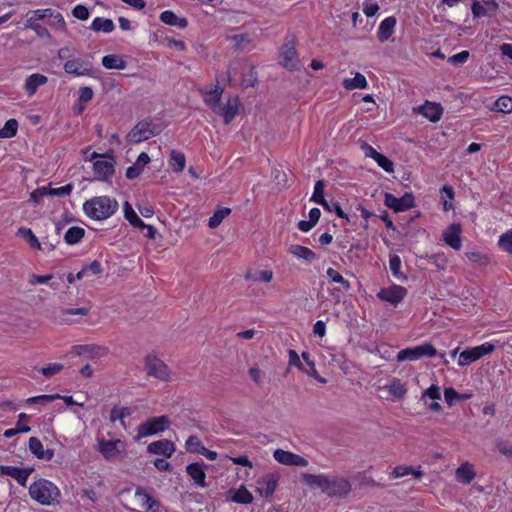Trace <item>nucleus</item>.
Masks as SVG:
<instances>
[{
	"label": "nucleus",
	"mask_w": 512,
	"mask_h": 512,
	"mask_svg": "<svg viewBox=\"0 0 512 512\" xmlns=\"http://www.w3.org/2000/svg\"><path fill=\"white\" fill-rule=\"evenodd\" d=\"M301 356H302L303 360L306 362V364H307V365H308V367H309V370H306V369H305V371H304V372H305L308 376H310V377H312V378L316 379L317 381H319L320 383H326V379L322 378V377L318 374V372H317V370H316V367H315V363H314V361H312V360L310 359V354H309L308 352H302Z\"/></svg>",
	"instance_id": "38"
},
{
	"label": "nucleus",
	"mask_w": 512,
	"mask_h": 512,
	"mask_svg": "<svg viewBox=\"0 0 512 512\" xmlns=\"http://www.w3.org/2000/svg\"><path fill=\"white\" fill-rule=\"evenodd\" d=\"M72 189H73V186L71 184H67V185L59 187V188H51L49 190V195L58 196V197L67 196L71 193Z\"/></svg>",
	"instance_id": "56"
},
{
	"label": "nucleus",
	"mask_w": 512,
	"mask_h": 512,
	"mask_svg": "<svg viewBox=\"0 0 512 512\" xmlns=\"http://www.w3.org/2000/svg\"><path fill=\"white\" fill-rule=\"evenodd\" d=\"M170 165L175 172H182L185 168L186 158L185 155L177 150H172L169 159Z\"/></svg>",
	"instance_id": "33"
},
{
	"label": "nucleus",
	"mask_w": 512,
	"mask_h": 512,
	"mask_svg": "<svg viewBox=\"0 0 512 512\" xmlns=\"http://www.w3.org/2000/svg\"><path fill=\"white\" fill-rule=\"evenodd\" d=\"M28 431H30V427L29 426H20V421H18L15 428L8 429L4 432V436L6 438H11L19 432H28Z\"/></svg>",
	"instance_id": "63"
},
{
	"label": "nucleus",
	"mask_w": 512,
	"mask_h": 512,
	"mask_svg": "<svg viewBox=\"0 0 512 512\" xmlns=\"http://www.w3.org/2000/svg\"><path fill=\"white\" fill-rule=\"evenodd\" d=\"M223 88L216 86L214 89L205 92L204 103L208 105L214 113H216L221 106V98Z\"/></svg>",
	"instance_id": "23"
},
{
	"label": "nucleus",
	"mask_w": 512,
	"mask_h": 512,
	"mask_svg": "<svg viewBox=\"0 0 512 512\" xmlns=\"http://www.w3.org/2000/svg\"><path fill=\"white\" fill-rule=\"evenodd\" d=\"M64 368V365L61 363H49L45 367H41L37 369L39 372L42 373L45 377H52L62 371Z\"/></svg>",
	"instance_id": "46"
},
{
	"label": "nucleus",
	"mask_w": 512,
	"mask_h": 512,
	"mask_svg": "<svg viewBox=\"0 0 512 512\" xmlns=\"http://www.w3.org/2000/svg\"><path fill=\"white\" fill-rule=\"evenodd\" d=\"M389 267H390V270H391L393 276L396 277L397 279H403L404 280V279L407 278L400 271L401 259H400V257L398 255H396V254L390 255Z\"/></svg>",
	"instance_id": "41"
},
{
	"label": "nucleus",
	"mask_w": 512,
	"mask_h": 512,
	"mask_svg": "<svg viewBox=\"0 0 512 512\" xmlns=\"http://www.w3.org/2000/svg\"><path fill=\"white\" fill-rule=\"evenodd\" d=\"M93 98V90L90 87H81L79 89V102L87 103Z\"/></svg>",
	"instance_id": "62"
},
{
	"label": "nucleus",
	"mask_w": 512,
	"mask_h": 512,
	"mask_svg": "<svg viewBox=\"0 0 512 512\" xmlns=\"http://www.w3.org/2000/svg\"><path fill=\"white\" fill-rule=\"evenodd\" d=\"M135 497L140 501L141 507L145 511H157L160 507V502L150 496L143 488L138 487L135 491Z\"/></svg>",
	"instance_id": "20"
},
{
	"label": "nucleus",
	"mask_w": 512,
	"mask_h": 512,
	"mask_svg": "<svg viewBox=\"0 0 512 512\" xmlns=\"http://www.w3.org/2000/svg\"><path fill=\"white\" fill-rule=\"evenodd\" d=\"M46 24L55 29H63L65 27L64 18L59 12L49 17Z\"/></svg>",
	"instance_id": "50"
},
{
	"label": "nucleus",
	"mask_w": 512,
	"mask_h": 512,
	"mask_svg": "<svg viewBox=\"0 0 512 512\" xmlns=\"http://www.w3.org/2000/svg\"><path fill=\"white\" fill-rule=\"evenodd\" d=\"M459 393L452 387L445 388L444 398L449 406H452L455 400H458Z\"/></svg>",
	"instance_id": "58"
},
{
	"label": "nucleus",
	"mask_w": 512,
	"mask_h": 512,
	"mask_svg": "<svg viewBox=\"0 0 512 512\" xmlns=\"http://www.w3.org/2000/svg\"><path fill=\"white\" fill-rule=\"evenodd\" d=\"M60 490L51 481L39 479L34 481V500L42 505L52 506L59 503Z\"/></svg>",
	"instance_id": "3"
},
{
	"label": "nucleus",
	"mask_w": 512,
	"mask_h": 512,
	"mask_svg": "<svg viewBox=\"0 0 512 512\" xmlns=\"http://www.w3.org/2000/svg\"><path fill=\"white\" fill-rule=\"evenodd\" d=\"M18 122L15 119H9L3 128L0 129V138H11L16 135Z\"/></svg>",
	"instance_id": "43"
},
{
	"label": "nucleus",
	"mask_w": 512,
	"mask_h": 512,
	"mask_svg": "<svg viewBox=\"0 0 512 512\" xmlns=\"http://www.w3.org/2000/svg\"><path fill=\"white\" fill-rule=\"evenodd\" d=\"M56 11H53L52 9H38L34 10V20H45L49 17H52Z\"/></svg>",
	"instance_id": "61"
},
{
	"label": "nucleus",
	"mask_w": 512,
	"mask_h": 512,
	"mask_svg": "<svg viewBox=\"0 0 512 512\" xmlns=\"http://www.w3.org/2000/svg\"><path fill=\"white\" fill-rule=\"evenodd\" d=\"M288 355H289V367L295 366L300 371H305V368L300 360V357L295 350L289 349Z\"/></svg>",
	"instance_id": "52"
},
{
	"label": "nucleus",
	"mask_w": 512,
	"mask_h": 512,
	"mask_svg": "<svg viewBox=\"0 0 512 512\" xmlns=\"http://www.w3.org/2000/svg\"><path fill=\"white\" fill-rule=\"evenodd\" d=\"M82 269L84 270L85 274H87V272H91L94 275H98L102 272L101 264L97 260H94L93 262L83 267Z\"/></svg>",
	"instance_id": "64"
},
{
	"label": "nucleus",
	"mask_w": 512,
	"mask_h": 512,
	"mask_svg": "<svg viewBox=\"0 0 512 512\" xmlns=\"http://www.w3.org/2000/svg\"><path fill=\"white\" fill-rule=\"evenodd\" d=\"M34 456L39 459L49 461L54 456V450L44 449L42 443L34 437Z\"/></svg>",
	"instance_id": "39"
},
{
	"label": "nucleus",
	"mask_w": 512,
	"mask_h": 512,
	"mask_svg": "<svg viewBox=\"0 0 512 512\" xmlns=\"http://www.w3.org/2000/svg\"><path fill=\"white\" fill-rule=\"evenodd\" d=\"M119 443V440L101 441L99 444V451L106 459H111L116 456V446Z\"/></svg>",
	"instance_id": "35"
},
{
	"label": "nucleus",
	"mask_w": 512,
	"mask_h": 512,
	"mask_svg": "<svg viewBox=\"0 0 512 512\" xmlns=\"http://www.w3.org/2000/svg\"><path fill=\"white\" fill-rule=\"evenodd\" d=\"M386 387L390 394L399 399L403 398L407 392L405 386L400 382L399 379L396 378L393 379Z\"/></svg>",
	"instance_id": "40"
},
{
	"label": "nucleus",
	"mask_w": 512,
	"mask_h": 512,
	"mask_svg": "<svg viewBox=\"0 0 512 512\" xmlns=\"http://www.w3.org/2000/svg\"><path fill=\"white\" fill-rule=\"evenodd\" d=\"M119 205L115 199L108 196H98L87 200L83 205L85 214L94 220H104L111 217Z\"/></svg>",
	"instance_id": "2"
},
{
	"label": "nucleus",
	"mask_w": 512,
	"mask_h": 512,
	"mask_svg": "<svg viewBox=\"0 0 512 512\" xmlns=\"http://www.w3.org/2000/svg\"><path fill=\"white\" fill-rule=\"evenodd\" d=\"M455 476L458 482L469 484L475 478V471L471 464L464 463L457 468Z\"/></svg>",
	"instance_id": "26"
},
{
	"label": "nucleus",
	"mask_w": 512,
	"mask_h": 512,
	"mask_svg": "<svg viewBox=\"0 0 512 512\" xmlns=\"http://www.w3.org/2000/svg\"><path fill=\"white\" fill-rule=\"evenodd\" d=\"M160 20L170 26L185 28L188 24L186 18L178 17L174 12L166 10L160 14Z\"/></svg>",
	"instance_id": "27"
},
{
	"label": "nucleus",
	"mask_w": 512,
	"mask_h": 512,
	"mask_svg": "<svg viewBox=\"0 0 512 512\" xmlns=\"http://www.w3.org/2000/svg\"><path fill=\"white\" fill-rule=\"evenodd\" d=\"M385 205L395 212L406 211L415 205V199L412 193H405L398 198L391 193L385 194Z\"/></svg>",
	"instance_id": "10"
},
{
	"label": "nucleus",
	"mask_w": 512,
	"mask_h": 512,
	"mask_svg": "<svg viewBox=\"0 0 512 512\" xmlns=\"http://www.w3.org/2000/svg\"><path fill=\"white\" fill-rule=\"evenodd\" d=\"M232 40L235 41V46L238 49H242L246 44H249L252 40L248 34H237L232 36Z\"/></svg>",
	"instance_id": "57"
},
{
	"label": "nucleus",
	"mask_w": 512,
	"mask_h": 512,
	"mask_svg": "<svg viewBox=\"0 0 512 512\" xmlns=\"http://www.w3.org/2000/svg\"><path fill=\"white\" fill-rule=\"evenodd\" d=\"M159 130L152 127L147 121H142L136 124L128 133V140L132 143H140L148 140L150 137L159 134Z\"/></svg>",
	"instance_id": "8"
},
{
	"label": "nucleus",
	"mask_w": 512,
	"mask_h": 512,
	"mask_svg": "<svg viewBox=\"0 0 512 512\" xmlns=\"http://www.w3.org/2000/svg\"><path fill=\"white\" fill-rule=\"evenodd\" d=\"M300 479L303 484L319 489L330 498H345L352 490L350 481L345 477L302 473Z\"/></svg>",
	"instance_id": "1"
},
{
	"label": "nucleus",
	"mask_w": 512,
	"mask_h": 512,
	"mask_svg": "<svg viewBox=\"0 0 512 512\" xmlns=\"http://www.w3.org/2000/svg\"><path fill=\"white\" fill-rule=\"evenodd\" d=\"M90 29L95 32L102 31L104 33H110L115 29V25L111 19L96 17L93 20Z\"/></svg>",
	"instance_id": "29"
},
{
	"label": "nucleus",
	"mask_w": 512,
	"mask_h": 512,
	"mask_svg": "<svg viewBox=\"0 0 512 512\" xmlns=\"http://www.w3.org/2000/svg\"><path fill=\"white\" fill-rule=\"evenodd\" d=\"M407 294L406 288L400 285H392L387 288L381 289L377 297L383 301L389 302L393 305L400 303Z\"/></svg>",
	"instance_id": "12"
},
{
	"label": "nucleus",
	"mask_w": 512,
	"mask_h": 512,
	"mask_svg": "<svg viewBox=\"0 0 512 512\" xmlns=\"http://www.w3.org/2000/svg\"><path fill=\"white\" fill-rule=\"evenodd\" d=\"M436 349L429 343L403 349L397 354V361H416L423 357H434L436 355Z\"/></svg>",
	"instance_id": "6"
},
{
	"label": "nucleus",
	"mask_w": 512,
	"mask_h": 512,
	"mask_svg": "<svg viewBox=\"0 0 512 512\" xmlns=\"http://www.w3.org/2000/svg\"><path fill=\"white\" fill-rule=\"evenodd\" d=\"M72 15L79 20H87L89 18V10L84 5H77L72 10Z\"/></svg>",
	"instance_id": "53"
},
{
	"label": "nucleus",
	"mask_w": 512,
	"mask_h": 512,
	"mask_svg": "<svg viewBox=\"0 0 512 512\" xmlns=\"http://www.w3.org/2000/svg\"><path fill=\"white\" fill-rule=\"evenodd\" d=\"M240 100L237 96L228 99L225 105L219 107L216 114L220 115L225 124H230L239 112Z\"/></svg>",
	"instance_id": "13"
},
{
	"label": "nucleus",
	"mask_w": 512,
	"mask_h": 512,
	"mask_svg": "<svg viewBox=\"0 0 512 512\" xmlns=\"http://www.w3.org/2000/svg\"><path fill=\"white\" fill-rule=\"evenodd\" d=\"M203 447L204 446H203L201 440L199 439V437L194 436V435L189 436L185 442L186 450L191 453L200 454V450H202Z\"/></svg>",
	"instance_id": "45"
},
{
	"label": "nucleus",
	"mask_w": 512,
	"mask_h": 512,
	"mask_svg": "<svg viewBox=\"0 0 512 512\" xmlns=\"http://www.w3.org/2000/svg\"><path fill=\"white\" fill-rule=\"evenodd\" d=\"M395 25H396L395 17L391 16V17L385 18L381 22L378 32H377L378 40L380 42H385L386 40H388L391 37V35L393 34Z\"/></svg>",
	"instance_id": "24"
},
{
	"label": "nucleus",
	"mask_w": 512,
	"mask_h": 512,
	"mask_svg": "<svg viewBox=\"0 0 512 512\" xmlns=\"http://www.w3.org/2000/svg\"><path fill=\"white\" fill-rule=\"evenodd\" d=\"M276 487L277 478L270 474L257 481L256 492H258L262 497L270 498L274 494Z\"/></svg>",
	"instance_id": "16"
},
{
	"label": "nucleus",
	"mask_w": 512,
	"mask_h": 512,
	"mask_svg": "<svg viewBox=\"0 0 512 512\" xmlns=\"http://www.w3.org/2000/svg\"><path fill=\"white\" fill-rule=\"evenodd\" d=\"M147 451L151 454L163 455L169 458L174 453L175 446L174 443L170 440H157L148 445Z\"/></svg>",
	"instance_id": "15"
},
{
	"label": "nucleus",
	"mask_w": 512,
	"mask_h": 512,
	"mask_svg": "<svg viewBox=\"0 0 512 512\" xmlns=\"http://www.w3.org/2000/svg\"><path fill=\"white\" fill-rule=\"evenodd\" d=\"M229 492L233 493V495L230 497V499L233 502L240 503V504H250L253 502V496L246 489L245 486H241L238 490L231 489Z\"/></svg>",
	"instance_id": "32"
},
{
	"label": "nucleus",
	"mask_w": 512,
	"mask_h": 512,
	"mask_svg": "<svg viewBox=\"0 0 512 512\" xmlns=\"http://www.w3.org/2000/svg\"><path fill=\"white\" fill-rule=\"evenodd\" d=\"M144 369L148 376H152L160 381L170 379V370L168 366L155 355H147L144 358Z\"/></svg>",
	"instance_id": "5"
},
{
	"label": "nucleus",
	"mask_w": 512,
	"mask_h": 512,
	"mask_svg": "<svg viewBox=\"0 0 512 512\" xmlns=\"http://www.w3.org/2000/svg\"><path fill=\"white\" fill-rule=\"evenodd\" d=\"M426 398H430L432 400H440L441 399L440 388L437 385H431L428 389H426L422 393L421 399L425 400Z\"/></svg>",
	"instance_id": "51"
},
{
	"label": "nucleus",
	"mask_w": 512,
	"mask_h": 512,
	"mask_svg": "<svg viewBox=\"0 0 512 512\" xmlns=\"http://www.w3.org/2000/svg\"><path fill=\"white\" fill-rule=\"evenodd\" d=\"M85 235V230L78 226L70 227L65 235L64 240L67 244H76L78 243Z\"/></svg>",
	"instance_id": "34"
},
{
	"label": "nucleus",
	"mask_w": 512,
	"mask_h": 512,
	"mask_svg": "<svg viewBox=\"0 0 512 512\" xmlns=\"http://www.w3.org/2000/svg\"><path fill=\"white\" fill-rule=\"evenodd\" d=\"M379 10V5L377 3H371L366 1L363 3V13L367 17H373Z\"/></svg>",
	"instance_id": "60"
},
{
	"label": "nucleus",
	"mask_w": 512,
	"mask_h": 512,
	"mask_svg": "<svg viewBox=\"0 0 512 512\" xmlns=\"http://www.w3.org/2000/svg\"><path fill=\"white\" fill-rule=\"evenodd\" d=\"M367 85L365 76L359 72H357L353 78H347L343 81V86L347 90L365 89Z\"/></svg>",
	"instance_id": "30"
},
{
	"label": "nucleus",
	"mask_w": 512,
	"mask_h": 512,
	"mask_svg": "<svg viewBox=\"0 0 512 512\" xmlns=\"http://www.w3.org/2000/svg\"><path fill=\"white\" fill-rule=\"evenodd\" d=\"M64 70L69 74L77 76L91 75L92 69L88 67L87 63L82 59L68 60L64 64Z\"/></svg>",
	"instance_id": "19"
},
{
	"label": "nucleus",
	"mask_w": 512,
	"mask_h": 512,
	"mask_svg": "<svg viewBox=\"0 0 512 512\" xmlns=\"http://www.w3.org/2000/svg\"><path fill=\"white\" fill-rule=\"evenodd\" d=\"M60 398V394L34 396V405H45Z\"/></svg>",
	"instance_id": "55"
},
{
	"label": "nucleus",
	"mask_w": 512,
	"mask_h": 512,
	"mask_svg": "<svg viewBox=\"0 0 512 512\" xmlns=\"http://www.w3.org/2000/svg\"><path fill=\"white\" fill-rule=\"evenodd\" d=\"M124 215L133 227H145V223L138 217L132 206L127 201L124 204Z\"/></svg>",
	"instance_id": "36"
},
{
	"label": "nucleus",
	"mask_w": 512,
	"mask_h": 512,
	"mask_svg": "<svg viewBox=\"0 0 512 512\" xmlns=\"http://www.w3.org/2000/svg\"><path fill=\"white\" fill-rule=\"evenodd\" d=\"M0 472L15 479L20 485L25 486L32 472V468L22 469L14 466H0Z\"/></svg>",
	"instance_id": "18"
},
{
	"label": "nucleus",
	"mask_w": 512,
	"mask_h": 512,
	"mask_svg": "<svg viewBox=\"0 0 512 512\" xmlns=\"http://www.w3.org/2000/svg\"><path fill=\"white\" fill-rule=\"evenodd\" d=\"M494 349L495 346L493 344L486 342L482 345L462 351L459 355L458 365L465 366L472 362H475L482 358L483 356L493 352Z\"/></svg>",
	"instance_id": "7"
},
{
	"label": "nucleus",
	"mask_w": 512,
	"mask_h": 512,
	"mask_svg": "<svg viewBox=\"0 0 512 512\" xmlns=\"http://www.w3.org/2000/svg\"><path fill=\"white\" fill-rule=\"evenodd\" d=\"M326 274L332 283L341 284L345 291H348L351 288L349 281L344 279L343 276L333 268H328Z\"/></svg>",
	"instance_id": "42"
},
{
	"label": "nucleus",
	"mask_w": 512,
	"mask_h": 512,
	"mask_svg": "<svg viewBox=\"0 0 512 512\" xmlns=\"http://www.w3.org/2000/svg\"><path fill=\"white\" fill-rule=\"evenodd\" d=\"M102 65L106 69L122 70L126 68V62L118 55L109 54L102 58Z\"/></svg>",
	"instance_id": "31"
},
{
	"label": "nucleus",
	"mask_w": 512,
	"mask_h": 512,
	"mask_svg": "<svg viewBox=\"0 0 512 512\" xmlns=\"http://www.w3.org/2000/svg\"><path fill=\"white\" fill-rule=\"evenodd\" d=\"M297 52L294 39L291 38L282 46L280 52V64L288 70H298L300 68L299 61L296 58Z\"/></svg>",
	"instance_id": "9"
},
{
	"label": "nucleus",
	"mask_w": 512,
	"mask_h": 512,
	"mask_svg": "<svg viewBox=\"0 0 512 512\" xmlns=\"http://www.w3.org/2000/svg\"><path fill=\"white\" fill-rule=\"evenodd\" d=\"M469 55H470L469 51L464 50L458 54H455V55L449 57L448 62H450L453 65H460V64L465 63L468 60Z\"/></svg>",
	"instance_id": "54"
},
{
	"label": "nucleus",
	"mask_w": 512,
	"mask_h": 512,
	"mask_svg": "<svg viewBox=\"0 0 512 512\" xmlns=\"http://www.w3.org/2000/svg\"><path fill=\"white\" fill-rule=\"evenodd\" d=\"M171 425V420L167 415L155 416L142 422L137 427V438H144L159 434L167 430Z\"/></svg>",
	"instance_id": "4"
},
{
	"label": "nucleus",
	"mask_w": 512,
	"mask_h": 512,
	"mask_svg": "<svg viewBox=\"0 0 512 512\" xmlns=\"http://www.w3.org/2000/svg\"><path fill=\"white\" fill-rule=\"evenodd\" d=\"M231 213V209L227 207L217 209L209 218L208 225L210 228L218 227L221 222Z\"/></svg>",
	"instance_id": "37"
},
{
	"label": "nucleus",
	"mask_w": 512,
	"mask_h": 512,
	"mask_svg": "<svg viewBox=\"0 0 512 512\" xmlns=\"http://www.w3.org/2000/svg\"><path fill=\"white\" fill-rule=\"evenodd\" d=\"M324 188H325V182L324 180H318L315 183L313 194L310 198V201L319 203L323 202L324 198Z\"/></svg>",
	"instance_id": "48"
},
{
	"label": "nucleus",
	"mask_w": 512,
	"mask_h": 512,
	"mask_svg": "<svg viewBox=\"0 0 512 512\" xmlns=\"http://www.w3.org/2000/svg\"><path fill=\"white\" fill-rule=\"evenodd\" d=\"M411 471H412L411 466L400 465V466H396L393 469L391 475H392V478H400V477L409 475Z\"/></svg>",
	"instance_id": "59"
},
{
	"label": "nucleus",
	"mask_w": 512,
	"mask_h": 512,
	"mask_svg": "<svg viewBox=\"0 0 512 512\" xmlns=\"http://www.w3.org/2000/svg\"><path fill=\"white\" fill-rule=\"evenodd\" d=\"M273 457L277 462L286 466H308V461L305 458L283 449H276L273 453Z\"/></svg>",
	"instance_id": "11"
},
{
	"label": "nucleus",
	"mask_w": 512,
	"mask_h": 512,
	"mask_svg": "<svg viewBox=\"0 0 512 512\" xmlns=\"http://www.w3.org/2000/svg\"><path fill=\"white\" fill-rule=\"evenodd\" d=\"M187 474L194 480L195 484L201 487H206L205 482L206 474L203 470V464L195 462L186 467Z\"/></svg>",
	"instance_id": "22"
},
{
	"label": "nucleus",
	"mask_w": 512,
	"mask_h": 512,
	"mask_svg": "<svg viewBox=\"0 0 512 512\" xmlns=\"http://www.w3.org/2000/svg\"><path fill=\"white\" fill-rule=\"evenodd\" d=\"M94 173L100 180L109 179L115 172L114 160L111 157L110 160L103 159L97 160L93 164Z\"/></svg>",
	"instance_id": "17"
},
{
	"label": "nucleus",
	"mask_w": 512,
	"mask_h": 512,
	"mask_svg": "<svg viewBox=\"0 0 512 512\" xmlns=\"http://www.w3.org/2000/svg\"><path fill=\"white\" fill-rule=\"evenodd\" d=\"M374 160L384 171L388 173L394 172L393 162L390 159H388L385 155L379 153L378 155H376V158Z\"/></svg>",
	"instance_id": "49"
},
{
	"label": "nucleus",
	"mask_w": 512,
	"mask_h": 512,
	"mask_svg": "<svg viewBox=\"0 0 512 512\" xmlns=\"http://www.w3.org/2000/svg\"><path fill=\"white\" fill-rule=\"evenodd\" d=\"M495 109L502 113L512 112V97L506 95L499 97L495 102Z\"/></svg>",
	"instance_id": "44"
},
{
	"label": "nucleus",
	"mask_w": 512,
	"mask_h": 512,
	"mask_svg": "<svg viewBox=\"0 0 512 512\" xmlns=\"http://www.w3.org/2000/svg\"><path fill=\"white\" fill-rule=\"evenodd\" d=\"M289 252L298 258L311 263L317 259V255L309 248L302 245H291Z\"/></svg>",
	"instance_id": "28"
},
{
	"label": "nucleus",
	"mask_w": 512,
	"mask_h": 512,
	"mask_svg": "<svg viewBox=\"0 0 512 512\" xmlns=\"http://www.w3.org/2000/svg\"><path fill=\"white\" fill-rule=\"evenodd\" d=\"M498 9L499 5L494 0L484 1V4H481L479 1L474 0L471 5V10L474 18L494 16Z\"/></svg>",
	"instance_id": "14"
},
{
	"label": "nucleus",
	"mask_w": 512,
	"mask_h": 512,
	"mask_svg": "<svg viewBox=\"0 0 512 512\" xmlns=\"http://www.w3.org/2000/svg\"><path fill=\"white\" fill-rule=\"evenodd\" d=\"M420 112L431 122H437L440 120L443 110L439 104L426 102L420 107Z\"/></svg>",
	"instance_id": "25"
},
{
	"label": "nucleus",
	"mask_w": 512,
	"mask_h": 512,
	"mask_svg": "<svg viewBox=\"0 0 512 512\" xmlns=\"http://www.w3.org/2000/svg\"><path fill=\"white\" fill-rule=\"evenodd\" d=\"M498 245L503 251L512 253V229L500 236Z\"/></svg>",
	"instance_id": "47"
},
{
	"label": "nucleus",
	"mask_w": 512,
	"mask_h": 512,
	"mask_svg": "<svg viewBox=\"0 0 512 512\" xmlns=\"http://www.w3.org/2000/svg\"><path fill=\"white\" fill-rule=\"evenodd\" d=\"M460 232L461 229L458 224L450 225L449 228L444 232V241L447 245L455 250H459L462 245Z\"/></svg>",
	"instance_id": "21"
}]
</instances>
